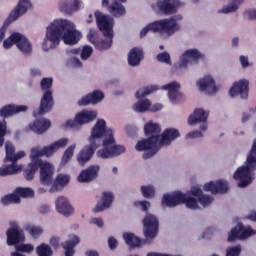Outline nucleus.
Masks as SVG:
<instances>
[{
    "label": "nucleus",
    "mask_w": 256,
    "mask_h": 256,
    "mask_svg": "<svg viewBox=\"0 0 256 256\" xmlns=\"http://www.w3.org/2000/svg\"><path fill=\"white\" fill-rule=\"evenodd\" d=\"M198 202L201 203L203 207H208L212 204L213 198L211 196L204 194L202 197L198 198Z\"/></svg>",
    "instance_id": "53"
},
{
    "label": "nucleus",
    "mask_w": 256,
    "mask_h": 256,
    "mask_svg": "<svg viewBox=\"0 0 256 256\" xmlns=\"http://www.w3.org/2000/svg\"><path fill=\"white\" fill-rule=\"evenodd\" d=\"M8 25L9 23L5 21L4 25L0 29V43L2 42L3 39H5Z\"/></svg>",
    "instance_id": "59"
},
{
    "label": "nucleus",
    "mask_w": 256,
    "mask_h": 256,
    "mask_svg": "<svg viewBox=\"0 0 256 256\" xmlns=\"http://www.w3.org/2000/svg\"><path fill=\"white\" fill-rule=\"evenodd\" d=\"M190 193H192L194 197H197V199L201 198L204 195L201 188L199 187H193L192 190H190Z\"/></svg>",
    "instance_id": "57"
},
{
    "label": "nucleus",
    "mask_w": 256,
    "mask_h": 256,
    "mask_svg": "<svg viewBox=\"0 0 256 256\" xmlns=\"http://www.w3.org/2000/svg\"><path fill=\"white\" fill-rule=\"evenodd\" d=\"M182 204H186L187 208L192 210H197L199 208L198 200L194 199L193 197L187 196L186 194L184 201H182Z\"/></svg>",
    "instance_id": "46"
},
{
    "label": "nucleus",
    "mask_w": 256,
    "mask_h": 256,
    "mask_svg": "<svg viewBox=\"0 0 256 256\" xmlns=\"http://www.w3.org/2000/svg\"><path fill=\"white\" fill-rule=\"evenodd\" d=\"M240 64L243 66V68L249 67V59L247 56H240Z\"/></svg>",
    "instance_id": "64"
},
{
    "label": "nucleus",
    "mask_w": 256,
    "mask_h": 256,
    "mask_svg": "<svg viewBox=\"0 0 256 256\" xmlns=\"http://www.w3.org/2000/svg\"><path fill=\"white\" fill-rule=\"evenodd\" d=\"M202 136H203L202 132L198 130H195L187 134V138L189 139H198V138H202Z\"/></svg>",
    "instance_id": "58"
},
{
    "label": "nucleus",
    "mask_w": 256,
    "mask_h": 256,
    "mask_svg": "<svg viewBox=\"0 0 256 256\" xmlns=\"http://www.w3.org/2000/svg\"><path fill=\"white\" fill-rule=\"evenodd\" d=\"M68 144L67 138H62L60 140H56L50 146H46L43 149L40 148H31L30 160H34L38 163L45 164L48 162H43L41 157H51L54 155L60 148H64Z\"/></svg>",
    "instance_id": "7"
},
{
    "label": "nucleus",
    "mask_w": 256,
    "mask_h": 256,
    "mask_svg": "<svg viewBox=\"0 0 256 256\" xmlns=\"http://www.w3.org/2000/svg\"><path fill=\"white\" fill-rule=\"evenodd\" d=\"M96 24L104 36L114 35V19L111 16L103 15L100 11L95 12Z\"/></svg>",
    "instance_id": "12"
},
{
    "label": "nucleus",
    "mask_w": 256,
    "mask_h": 256,
    "mask_svg": "<svg viewBox=\"0 0 256 256\" xmlns=\"http://www.w3.org/2000/svg\"><path fill=\"white\" fill-rule=\"evenodd\" d=\"M114 194L112 192H103L102 199L100 202H97L96 207L94 208L95 213H99L101 211H105L110 208L112 202H114Z\"/></svg>",
    "instance_id": "28"
},
{
    "label": "nucleus",
    "mask_w": 256,
    "mask_h": 256,
    "mask_svg": "<svg viewBox=\"0 0 256 256\" xmlns=\"http://www.w3.org/2000/svg\"><path fill=\"white\" fill-rule=\"evenodd\" d=\"M70 182V178L68 175L59 174L58 177H56L54 186L60 185L61 187L66 186Z\"/></svg>",
    "instance_id": "49"
},
{
    "label": "nucleus",
    "mask_w": 256,
    "mask_h": 256,
    "mask_svg": "<svg viewBox=\"0 0 256 256\" xmlns=\"http://www.w3.org/2000/svg\"><path fill=\"white\" fill-rule=\"evenodd\" d=\"M144 236L147 240H153L159 233V220L153 214H147L143 219Z\"/></svg>",
    "instance_id": "11"
},
{
    "label": "nucleus",
    "mask_w": 256,
    "mask_h": 256,
    "mask_svg": "<svg viewBox=\"0 0 256 256\" xmlns=\"http://www.w3.org/2000/svg\"><path fill=\"white\" fill-rule=\"evenodd\" d=\"M157 61L165 63L166 65H171L170 55L167 52H162L157 54Z\"/></svg>",
    "instance_id": "52"
},
{
    "label": "nucleus",
    "mask_w": 256,
    "mask_h": 256,
    "mask_svg": "<svg viewBox=\"0 0 256 256\" xmlns=\"http://www.w3.org/2000/svg\"><path fill=\"white\" fill-rule=\"evenodd\" d=\"M180 88L181 85L177 82H170L162 87L163 90H168L169 99L173 104H176L178 99L181 98Z\"/></svg>",
    "instance_id": "33"
},
{
    "label": "nucleus",
    "mask_w": 256,
    "mask_h": 256,
    "mask_svg": "<svg viewBox=\"0 0 256 256\" xmlns=\"http://www.w3.org/2000/svg\"><path fill=\"white\" fill-rule=\"evenodd\" d=\"M247 158H251L252 160L256 161V139L253 142L252 149L250 153L248 154Z\"/></svg>",
    "instance_id": "60"
},
{
    "label": "nucleus",
    "mask_w": 256,
    "mask_h": 256,
    "mask_svg": "<svg viewBox=\"0 0 256 256\" xmlns=\"http://www.w3.org/2000/svg\"><path fill=\"white\" fill-rule=\"evenodd\" d=\"M87 38H88V41H89L90 43H92L93 45H94L95 43H98V41H99V39H97V37L95 36V34H94L92 31H90V32L88 33Z\"/></svg>",
    "instance_id": "62"
},
{
    "label": "nucleus",
    "mask_w": 256,
    "mask_h": 256,
    "mask_svg": "<svg viewBox=\"0 0 256 256\" xmlns=\"http://www.w3.org/2000/svg\"><path fill=\"white\" fill-rule=\"evenodd\" d=\"M151 107V101L149 99L139 100L136 104H134V110L137 113L147 112Z\"/></svg>",
    "instance_id": "38"
},
{
    "label": "nucleus",
    "mask_w": 256,
    "mask_h": 256,
    "mask_svg": "<svg viewBox=\"0 0 256 256\" xmlns=\"http://www.w3.org/2000/svg\"><path fill=\"white\" fill-rule=\"evenodd\" d=\"M102 5L108 8L113 17H121L126 14L124 5L117 2V0H103Z\"/></svg>",
    "instance_id": "21"
},
{
    "label": "nucleus",
    "mask_w": 256,
    "mask_h": 256,
    "mask_svg": "<svg viewBox=\"0 0 256 256\" xmlns=\"http://www.w3.org/2000/svg\"><path fill=\"white\" fill-rule=\"evenodd\" d=\"M82 39V33L76 30L73 22L67 19H57L47 27L43 50L48 51L59 45L60 40L64 44L73 46Z\"/></svg>",
    "instance_id": "2"
},
{
    "label": "nucleus",
    "mask_w": 256,
    "mask_h": 256,
    "mask_svg": "<svg viewBox=\"0 0 256 256\" xmlns=\"http://www.w3.org/2000/svg\"><path fill=\"white\" fill-rule=\"evenodd\" d=\"M100 171L99 165H90L85 170H81L78 175L77 181L79 183H91L98 178Z\"/></svg>",
    "instance_id": "16"
},
{
    "label": "nucleus",
    "mask_w": 256,
    "mask_h": 256,
    "mask_svg": "<svg viewBox=\"0 0 256 256\" xmlns=\"http://www.w3.org/2000/svg\"><path fill=\"white\" fill-rule=\"evenodd\" d=\"M144 58L143 49L140 47H134L130 50L128 54V64L131 67L139 66Z\"/></svg>",
    "instance_id": "32"
},
{
    "label": "nucleus",
    "mask_w": 256,
    "mask_h": 256,
    "mask_svg": "<svg viewBox=\"0 0 256 256\" xmlns=\"http://www.w3.org/2000/svg\"><path fill=\"white\" fill-rule=\"evenodd\" d=\"M108 244H109V248L111 250H114L116 249L117 247V240L115 237H110L109 240H108Z\"/></svg>",
    "instance_id": "63"
},
{
    "label": "nucleus",
    "mask_w": 256,
    "mask_h": 256,
    "mask_svg": "<svg viewBox=\"0 0 256 256\" xmlns=\"http://www.w3.org/2000/svg\"><path fill=\"white\" fill-rule=\"evenodd\" d=\"M254 170H256V160L247 157L245 165L240 166L234 173V179L239 181V188L248 187L253 182L252 172Z\"/></svg>",
    "instance_id": "8"
},
{
    "label": "nucleus",
    "mask_w": 256,
    "mask_h": 256,
    "mask_svg": "<svg viewBox=\"0 0 256 256\" xmlns=\"http://www.w3.org/2000/svg\"><path fill=\"white\" fill-rule=\"evenodd\" d=\"M229 94L231 97L239 95L240 98L247 100L249 97V81L247 79H242L235 82L230 88Z\"/></svg>",
    "instance_id": "14"
},
{
    "label": "nucleus",
    "mask_w": 256,
    "mask_h": 256,
    "mask_svg": "<svg viewBox=\"0 0 256 256\" xmlns=\"http://www.w3.org/2000/svg\"><path fill=\"white\" fill-rule=\"evenodd\" d=\"M34 247L32 244H20L17 247V251L23 252V253H31L33 252Z\"/></svg>",
    "instance_id": "55"
},
{
    "label": "nucleus",
    "mask_w": 256,
    "mask_h": 256,
    "mask_svg": "<svg viewBox=\"0 0 256 256\" xmlns=\"http://www.w3.org/2000/svg\"><path fill=\"white\" fill-rule=\"evenodd\" d=\"M80 242L78 236H72V240L65 241L62 244L63 249L65 250V256H73L75 254L74 248Z\"/></svg>",
    "instance_id": "35"
},
{
    "label": "nucleus",
    "mask_w": 256,
    "mask_h": 256,
    "mask_svg": "<svg viewBox=\"0 0 256 256\" xmlns=\"http://www.w3.org/2000/svg\"><path fill=\"white\" fill-rule=\"evenodd\" d=\"M80 6H81L80 0H62L60 2L61 12L67 15L77 12Z\"/></svg>",
    "instance_id": "30"
},
{
    "label": "nucleus",
    "mask_w": 256,
    "mask_h": 256,
    "mask_svg": "<svg viewBox=\"0 0 256 256\" xmlns=\"http://www.w3.org/2000/svg\"><path fill=\"white\" fill-rule=\"evenodd\" d=\"M179 3L176 0H157L156 6L160 13L165 15L175 14Z\"/></svg>",
    "instance_id": "22"
},
{
    "label": "nucleus",
    "mask_w": 256,
    "mask_h": 256,
    "mask_svg": "<svg viewBox=\"0 0 256 256\" xmlns=\"http://www.w3.org/2000/svg\"><path fill=\"white\" fill-rule=\"evenodd\" d=\"M55 206L56 210L65 217L74 213V208L71 207L69 201L65 197H59L58 200L55 201Z\"/></svg>",
    "instance_id": "31"
},
{
    "label": "nucleus",
    "mask_w": 256,
    "mask_h": 256,
    "mask_svg": "<svg viewBox=\"0 0 256 256\" xmlns=\"http://www.w3.org/2000/svg\"><path fill=\"white\" fill-rule=\"evenodd\" d=\"M31 162L28 163V168L24 169V179L27 181H32L35 177V173L39 170L40 183L45 186H49L53 182V175H55V168L50 162L41 163L34 159H30Z\"/></svg>",
    "instance_id": "4"
},
{
    "label": "nucleus",
    "mask_w": 256,
    "mask_h": 256,
    "mask_svg": "<svg viewBox=\"0 0 256 256\" xmlns=\"http://www.w3.org/2000/svg\"><path fill=\"white\" fill-rule=\"evenodd\" d=\"M256 234V230L251 227L245 228L242 223H238L235 228L231 229L228 236V241L246 240Z\"/></svg>",
    "instance_id": "13"
},
{
    "label": "nucleus",
    "mask_w": 256,
    "mask_h": 256,
    "mask_svg": "<svg viewBox=\"0 0 256 256\" xmlns=\"http://www.w3.org/2000/svg\"><path fill=\"white\" fill-rule=\"evenodd\" d=\"M145 135L148 139L139 140L136 150L144 151L143 159H151L159 152L158 142L160 140L161 127L157 123L147 122L144 126Z\"/></svg>",
    "instance_id": "3"
},
{
    "label": "nucleus",
    "mask_w": 256,
    "mask_h": 256,
    "mask_svg": "<svg viewBox=\"0 0 256 256\" xmlns=\"http://www.w3.org/2000/svg\"><path fill=\"white\" fill-rule=\"evenodd\" d=\"M15 194L23 198L34 197V191L31 188L18 187L17 189H15Z\"/></svg>",
    "instance_id": "44"
},
{
    "label": "nucleus",
    "mask_w": 256,
    "mask_h": 256,
    "mask_svg": "<svg viewBox=\"0 0 256 256\" xmlns=\"http://www.w3.org/2000/svg\"><path fill=\"white\" fill-rule=\"evenodd\" d=\"M30 7H32V4L29 2V0H20L17 7H15L10 13L9 19L16 21L20 16L27 13L28 8Z\"/></svg>",
    "instance_id": "29"
},
{
    "label": "nucleus",
    "mask_w": 256,
    "mask_h": 256,
    "mask_svg": "<svg viewBox=\"0 0 256 256\" xmlns=\"http://www.w3.org/2000/svg\"><path fill=\"white\" fill-rule=\"evenodd\" d=\"M135 207L139 208L144 212H148L151 206L150 202L147 200H138L134 202Z\"/></svg>",
    "instance_id": "50"
},
{
    "label": "nucleus",
    "mask_w": 256,
    "mask_h": 256,
    "mask_svg": "<svg viewBox=\"0 0 256 256\" xmlns=\"http://www.w3.org/2000/svg\"><path fill=\"white\" fill-rule=\"evenodd\" d=\"M181 136L179 131L176 128H166L162 135H160V140L157 141V147L159 150L162 146H168L174 140L178 139Z\"/></svg>",
    "instance_id": "17"
},
{
    "label": "nucleus",
    "mask_w": 256,
    "mask_h": 256,
    "mask_svg": "<svg viewBox=\"0 0 256 256\" xmlns=\"http://www.w3.org/2000/svg\"><path fill=\"white\" fill-rule=\"evenodd\" d=\"M185 194L182 192H174L173 194H164L162 198V207H176L183 204Z\"/></svg>",
    "instance_id": "20"
},
{
    "label": "nucleus",
    "mask_w": 256,
    "mask_h": 256,
    "mask_svg": "<svg viewBox=\"0 0 256 256\" xmlns=\"http://www.w3.org/2000/svg\"><path fill=\"white\" fill-rule=\"evenodd\" d=\"M247 158H251L252 160L256 161V139L253 142L252 149L250 153L248 154Z\"/></svg>",
    "instance_id": "61"
},
{
    "label": "nucleus",
    "mask_w": 256,
    "mask_h": 256,
    "mask_svg": "<svg viewBox=\"0 0 256 256\" xmlns=\"http://www.w3.org/2000/svg\"><path fill=\"white\" fill-rule=\"evenodd\" d=\"M30 130L38 135H42L45 131L51 127V121L48 119H36L30 125Z\"/></svg>",
    "instance_id": "34"
},
{
    "label": "nucleus",
    "mask_w": 256,
    "mask_h": 256,
    "mask_svg": "<svg viewBox=\"0 0 256 256\" xmlns=\"http://www.w3.org/2000/svg\"><path fill=\"white\" fill-rule=\"evenodd\" d=\"M241 252V245L232 246L227 249L226 256H240Z\"/></svg>",
    "instance_id": "51"
},
{
    "label": "nucleus",
    "mask_w": 256,
    "mask_h": 256,
    "mask_svg": "<svg viewBox=\"0 0 256 256\" xmlns=\"http://www.w3.org/2000/svg\"><path fill=\"white\" fill-rule=\"evenodd\" d=\"M28 107L26 105L8 104L0 109V117L9 118L16 114L26 112Z\"/></svg>",
    "instance_id": "25"
},
{
    "label": "nucleus",
    "mask_w": 256,
    "mask_h": 256,
    "mask_svg": "<svg viewBox=\"0 0 256 256\" xmlns=\"http://www.w3.org/2000/svg\"><path fill=\"white\" fill-rule=\"evenodd\" d=\"M244 2V0H232V3L224 6L219 13H233L239 9V6Z\"/></svg>",
    "instance_id": "39"
},
{
    "label": "nucleus",
    "mask_w": 256,
    "mask_h": 256,
    "mask_svg": "<svg viewBox=\"0 0 256 256\" xmlns=\"http://www.w3.org/2000/svg\"><path fill=\"white\" fill-rule=\"evenodd\" d=\"M179 30H181V25L177 23L175 18H164L147 24L143 30L140 31V38L146 37L149 32L159 33L161 35L170 37Z\"/></svg>",
    "instance_id": "5"
},
{
    "label": "nucleus",
    "mask_w": 256,
    "mask_h": 256,
    "mask_svg": "<svg viewBox=\"0 0 256 256\" xmlns=\"http://www.w3.org/2000/svg\"><path fill=\"white\" fill-rule=\"evenodd\" d=\"M14 44H17L18 49L23 54H30L32 52V45L29 43L28 39L21 35L18 32H14L10 35L8 39H5L3 42L4 49L8 50L13 47Z\"/></svg>",
    "instance_id": "9"
},
{
    "label": "nucleus",
    "mask_w": 256,
    "mask_h": 256,
    "mask_svg": "<svg viewBox=\"0 0 256 256\" xmlns=\"http://www.w3.org/2000/svg\"><path fill=\"white\" fill-rule=\"evenodd\" d=\"M123 239L126 242V244L129 246L130 249H139L143 245H146L149 243L150 239H140L138 236H135L133 233H124Z\"/></svg>",
    "instance_id": "26"
},
{
    "label": "nucleus",
    "mask_w": 256,
    "mask_h": 256,
    "mask_svg": "<svg viewBox=\"0 0 256 256\" xmlns=\"http://www.w3.org/2000/svg\"><path fill=\"white\" fill-rule=\"evenodd\" d=\"M21 170H23V166L17 165L16 163L12 162V164L5 166L4 168H0V175L1 176L15 175Z\"/></svg>",
    "instance_id": "36"
},
{
    "label": "nucleus",
    "mask_w": 256,
    "mask_h": 256,
    "mask_svg": "<svg viewBox=\"0 0 256 256\" xmlns=\"http://www.w3.org/2000/svg\"><path fill=\"white\" fill-rule=\"evenodd\" d=\"M140 189L145 198H152L156 195L155 187L153 185H143Z\"/></svg>",
    "instance_id": "45"
},
{
    "label": "nucleus",
    "mask_w": 256,
    "mask_h": 256,
    "mask_svg": "<svg viewBox=\"0 0 256 256\" xmlns=\"http://www.w3.org/2000/svg\"><path fill=\"white\" fill-rule=\"evenodd\" d=\"M27 231L34 239L39 238L43 233V229L40 226H28Z\"/></svg>",
    "instance_id": "47"
},
{
    "label": "nucleus",
    "mask_w": 256,
    "mask_h": 256,
    "mask_svg": "<svg viewBox=\"0 0 256 256\" xmlns=\"http://www.w3.org/2000/svg\"><path fill=\"white\" fill-rule=\"evenodd\" d=\"M106 37L103 40H98L97 43L94 44L96 50L104 51L109 50L112 46V39H114V34L111 36H104Z\"/></svg>",
    "instance_id": "37"
},
{
    "label": "nucleus",
    "mask_w": 256,
    "mask_h": 256,
    "mask_svg": "<svg viewBox=\"0 0 256 256\" xmlns=\"http://www.w3.org/2000/svg\"><path fill=\"white\" fill-rule=\"evenodd\" d=\"M53 79L50 77L43 78L40 81V89H42L43 96L40 99L39 110L38 112H34V116H43L49 113L53 107L55 106V100L53 99Z\"/></svg>",
    "instance_id": "6"
},
{
    "label": "nucleus",
    "mask_w": 256,
    "mask_h": 256,
    "mask_svg": "<svg viewBox=\"0 0 256 256\" xmlns=\"http://www.w3.org/2000/svg\"><path fill=\"white\" fill-rule=\"evenodd\" d=\"M89 145L80 150L77 155V162L81 167L93 158L97 149L103 145V148L97 151V157L101 159H111L125 153L126 148L116 145L114 131L107 128L105 119H98L90 132L88 138Z\"/></svg>",
    "instance_id": "1"
},
{
    "label": "nucleus",
    "mask_w": 256,
    "mask_h": 256,
    "mask_svg": "<svg viewBox=\"0 0 256 256\" xmlns=\"http://www.w3.org/2000/svg\"><path fill=\"white\" fill-rule=\"evenodd\" d=\"M36 254L38 256H52L53 252L48 244H41L36 248Z\"/></svg>",
    "instance_id": "43"
},
{
    "label": "nucleus",
    "mask_w": 256,
    "mask_h": 256,
    "mask_svg": "<svg viewBox=\"0 0 256 256\" xmlns=\"http://www.w3.org/2000/svg\"><path fill=\"white\" fill-rule=\"evenodd\" d=\"M105 98V94L100 90H94L86 96H82L78 101L79 106H87L89 104H97Z\"/></svg>",
    "instance_id": "27"
},
{
    "label": "nucleus",
    "mask_w": 256,
    "mask_h": 256,
    "mask_svg": "<svg viewBox=\"0 0 256 256\" xmlns=\"http://www.w3.org/2000/svg\"><path fill=\"white\" fill-rule=\"evenodd\" d=\"M5 161H9L10 158H12L15 155V147L14 144L11 142H6L5 143Z\"/></svg>",
    "instance_id": "48"
},
{
    "label": "nucleus",
    "mask_w": 256,
    "mask_h": 256,
    "mask_svg": "<svg viewBox=\"0 0 256 256\" xmlns=\"http://www.w3.org/2000/svg\"><path fill=\"white\" fill-rule=\"evenodd\" d=\"M25 156H26L25 151H19L17 154L14 153V155L8 161L16 164L17 161L24 158Z\"/></svg>",
    "instance_id": "56"
},
{
    "label": "nucleus",
    "mask_w": 256,
    "mask_h": 256,
    "mask_svg": "<svg viewBox=\"0 0 256 256\" xmlns=\"http://www.w3.org/2000/svg\"><path fill=\"white\" fill-rule=\"evenodd\" d=\"M209 117V112L204 111L202 108L195 109L193 114H190L188 118L189 125H195L197 123H203L201 125V131H207L208 124L207 120Z\"/></svg>",
    "instance_id": "15"
},
{
    "label": "nucleus",
    "mask_w": 256,
    "mask_h": 256,
    "mask_svg": "<svg viewBox=\"0 0 256 256\" xmlns=\"http://www.w3.org/2000/svg\"><path fill=\"white\" fill-rule=\"evenodd\" d=\"M201 58L202 54L197 49H189L182 54L179 67L186 68L192 63L197 64Z\"/></svg>",
    "instance_id": "18"
},
{
    "label": "nucleus",
    "mask_w": 256,
    "mask_h": 256,
    "mask_svg": "<svg viewBox=\"0 0 256 256\" xmlns=\"http://www.w3.org/2000/svg\"><path fill=\"white\" fill-rule=\"evenodd\" d=\"M197 86L200 91L205 92L206 94H216L217 87L215 85V80L210 75L204 76L197 82Z\"/></svg>",
    "instance_id": "24"
},
{
    "label": "nucleus",
    "mask_w": 256,
    "mask_h": 256,
    "mask_svg": "<svg viewBox=\"0 0 256 256\" xmlns=\"http://www.w3.org/2000/svg\"><path fill=\"white\" fill-rule=\"evenodd\" d=\"M7 243L9 246L17 245L20 242L25 241V236L22 230L17 225L9 228L6 231Z\"/></svg>",
    "instance_id": "19"
},
{
    "label": "nucleus",
    "mask_w": 256,
    "mask_h": 256,
    "mask_svg": "<svg viewBox=\"0 0 256 256\" xmlns=\"http://www.w3.org/2000/svg\"><path fill=\"white\" fill-rule=\"evenodd\" d=\"M228 189V183L224 180L211 181L204 185V190L212 194H226Z\"/></svg>",
    "instance_id": "23"
},
{
    "label": "nucleus",
    "mask_w": 256,
    "mask_h": 256,
    "mask_svg": "<svg viewBox=\"0 0 256 256\" xmlns=\"http://www.w3.org/2000/svg\"><path fill=\"white\" fill-rule=\"evenodd\" d=\"M2 205H11V204H19L20 203V197L16 195V193H11L8 195H5L1 199Z\"/></svg>",
    "instance_id": "41"
},
{
    "label": "nucleus",
    "mask_w": 256,
    "mask_h": 256,
    "mask_svg": "<svg viewBox=\"0 0 256 256\" xmlns=\"http://www.w3.org/2000/svg\"><path fill=\"white\" fill-rule=\"evenodd\" d=\"M76 149V144H72L64 151L63 156L61 158V164L66 165L74 156Z\"/></svg>",
    "instance_id": "40"
},
{
    "label": "nucleus",
    "mask_w": 256,
    "mask_h": 256,
    "mask_svg": "<svg viewBox=\"0 0 256 256\" xmlns=\"http://www.w3.org/2000/svg\"><path fill=\"white\" fill-rule=\"evenodd\" d=\"M97 117L98 113L95 111L82 110L76 114L74 119L67 120L65 122V127L75 129L78 126L93 122Z\"/></svg>",
    "instance_id": "10"
},
{
    "label": "nucleus",
    "mask_w": 256,
    "mask_h": 256,
    "mask_svg": "<svg viewBox=\"0 0 256 256\" xmlns=\"http://www.w3.org/2000/svg\"><path fill=\"white\" fill-rule=\"evenodd\" d=\"M158 90H159V87L157 85L148 86L143 90H138L136 92V98L141 99L143 97H146L149 94L155 93Z\"/></svg>",
    "instance_id": "42"
},
{
    "label": "nucleus",
    "mask_w": 256,
    "mask_h": 256,
    "mask_svg": "<svg viewBox=\"0 0 256 256\" xmlns=\"http://www.w3.org/2000/svg\"><path fill=\"white\" fill-rule=\"evenodd\" d=\"M93 53V48L91 46H84L81 51V59L86 60L87 58L91 57Z\"/></svg>",
    "instance_id": "54"
}]
</instances>
